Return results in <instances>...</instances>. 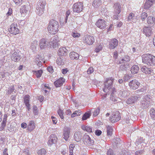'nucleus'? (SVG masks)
<instances>
[{
    "instance_id": "f257e3e1",
    "label": "nucleus",
    "mask_w": 155,
    "mask_h": 155,
    "mask_svg": "<svg viewBox=\"0 0 155 155\" xmlns=\"http://www.w3.org/2000/svg\"><path fill=\"white\" fill-rule=\"evenodd\" d=\"M142 62L149 66L155 65V56L149 54H144L142 56Z\"/></svg>"
},
{
    "instance_id": "f03ea898",
    "label": "nucleus",
    "mask_w": 155,
    "mask_h": 155,
    "mask_svg": "<svg viewBox=\"0 0 155 155\" xmlns=\"http://www.w3.org/2000/svg\"><path fill=\"white\" fill-rule=\"evenodd\" d=\"M58 22L54 19L51 20L47 27L48 32L51 34L54 35L58 31Z\"/></svg>"
},
{
    "instance_id": "7ed1b4c3",
    "label": "nucleus",
    "mask_w": 155,
    "mask_h": 155,
    "mask_svg": "<svg viewBox=\"0 0 155 155\" xmlns=\"http://www.w3.org/2000/svg\"><path fill=\"white\" fill-rule=\"evenodd\" d=\"M114 15L113 18L114 19H118L120 16V13L121 10V5L118 2H116L114 4Z\"/></svg>"
},
{
    "instance_id": "20e7f679",
    "label": "nucleus",
    "mask_w": 155,
    "mask_h": 155,
    "mask_svg": "<svg viewBox=\"0 0 155 155\" xmlns=\"http://www.w3.org/2000/svg\"><path fill=\"white\" fill-rule=\"evenodd\" d=\"M114 80V79L113 78H108L106 79V81L104 83V87L103 89L104 91L106 93L109 92V91H110V89L112 86L113 82Z\"/></svg>"
},
{
    "instance_id": "39448f33",
    "label": "nucleus",
    "mask_w": 155,
    "mask_h": 155,
    "mask_svg": "<svg viewBox=\"0 0 155 155\" xmlns=\"http://www.w3.org/2000/svg\"><path fill=\"white\" fill-rule=\"evenodd\" d=\"M121 118L120 114L117 110H114L113 112L112 116L110 118L109 120L112 123L117 122Z\"/></svg>"
},
{
    "instance_id": "423d86ee",
    "label": "nucleus",
    "mask_w": 155,
    "mask_h": 155,
    "mask_svg": "<svg viewBox=\"0 0 155 155\" xmlns=\"http://www.w3.org/2000/svg\"><path fill=\"white\" fill-rule=\"evenodd\" d=\"M150 99L147 96H145L140 101V106L143 109H146L150 105Z\"/></svg>"
},
{
    "instance_id": "0eeeda50",
    "label": "nucleus",
    "mask_w": 155,
    "mask_h": 155,
    "mask_svg": "<svg viewBox=\"0 0 155 155\" xmlns=\"http://www.w3.org/2000/svg\"><path fill=\"white\" fill-rule=\"evenodd\" d=\"M8 30L11 34L14 35H16L19 33V29L17 23H13L10 25Z\"/></svg>"
},
{
    "instance_id": "6e6552de",
    "label": "nucleus",
    "mask_w": 155,
    "mask_h": 155,
    "mask_svg": "<svg viewBox=\"0 0 155 155\" xmlns=\"http://www.w3.org/2000/svg\"><path fill=\"white\" fill-rule=\"evenodd\" d=\"M128 84L131 89L136 90L140 86V83L137 80L134 79L130 81Z\"/></svg>"
},
{
    "instance_id": "1a4fd4ad",
    "label": "nucleus",
    "mask_w": 155,
    "mask_h": 155,
    "mask_svg": "<svg viewBox=\"0 0 155 155\" xmlns=\"http://www.w3.org/2000/svg\"><path fill=\"white\" fill-rule=\"evenodd\" d=\"M34 62L38 67H41L43 63H45L43 57L39 55H37L35 57Z\"/></svg>"
},
{
    "instance_id": "9d476101",
    "label": "nucleus",
    "mask_w": 155,
    "mask_h": 155,
    "mask_svg": "<svg viewBox=\"0 0 155 155\" xmlns=\"http://www.w3.org/2000/svg\"><path fill=\"white\" fill-rule=\"evenodd\" d=\"M96 25L97 26L102 29H105L107 26V23L104 19H100L96 22Z\"/></svg>"
},
{
    "instance_id": "9b49d317",
    "label": "nucleus",
    "mask_w": 155,
    "mask_h": 155,
    "mask_svg": "<svg viewBox=\"0 0 155 155\" xmlns=\"http://www.w3.org/2000/svg\"><path fill=\"white\" fill-rule=\"evenodd\" d=\"M83 5L81 2H77L74 3L73 7V11L74 12L79 13L82 10Z\"/></svg>"
},
{
    "instance_id": "f8f14e48",
    "label": "nucleus",
    "mask_w": 155,
    "mask_h": 155,
    "mask_svg": "<svg viewBox=\"0 0 155 155\" xmlns=\"http://www.w3.org/2000/svg\"><path fill=\"white\" fill-rule=\"evenodd\" d=\"M58 41V37L55 36L51 38L50 41H49V45L52 46L54 48H56L59 45Z\"/></svg>"
},
{
    "instance_id": "ddd939ff",
    "label": "nucleus",
    "mask_w": 155,
    "mask_h": 155,
    "mask_svg": "<svg viewBox=\"0 0 155 155\" xmlns=\"http://www.w3.org/2000/svg\"><path fill=\"white\" fill-rule=\"evenodd\" d=\"M49 41L45 38H42L39 41V46L41 49H45L48 46H49Z\"/></svg>"
},
{
    "instance_id": "4468645a",
    "label": "nucleus",
    "mask_w": 155,
    "mask_h": 155,
    "mask_svg": "<svg viewBox=\"0 0 155 155\" xmlns=\"http://www.w3.org/2000/svg\"><path fill=\"white\" fill-rule=\"evenodd\" d=\"M84 39L85 42L89 45H92L94 41V37L91 35H86L84 37Z\"/></svg>"
},
{
    "instance_id": "2eb2a0df",
    "label": "nucleus",
    "mask_w": 155,
    "mask_h": 155,
    "mask_svg": "<svg viewBox=\"0 0 155 155\" xmlns=\"http://www.w3.org/2000/svg\"><path fill=\"white\" fill-rule=\"evenodd\" d=\"M21 58V54L20 52H15L11 56L12 60L15 62H18Z\"/></svg>"
},
{
    "instance_id": "dca6fc26",
    "label": "nucleus",
    "mask_w": 155,
    "mask_h": 155,
    "mask_svg": "<svg viewBox=\"0 0 155 155\" xmlns=\"http://www.w3.org/2000/svg\"><path fill=\"white\" fill-rule=\"evenodd\" d=\"M143 33L147 36L149 37L153 33L152 30L150 27L145 26L143 29Z\"/></svg>"
},
{
    "instance_id": "f3484780",
    "label": "nucleus",
    "mask_w": 155,
    "mask_h": 155,
    "mask_svg": "<svg viewBox=\"0 0 155 155\" xmlns=\"http://www.w3.org/2000/svg\"><path fill=\"white\" fill-rule=\"evenodd\" d=\"M57 137L55 134H52L50 136L48 144L50 145L55 144L57 142Z\"/></svg>"
},
{
    "instance_id": "a211bd4d",
    "label": "nucleus",
    "mask_w": 155,
    "mask_h": 155,
    "mask_svg": "<svg viewBox=\"0 0 155 155\" xmlns=\"http://www.w3.org/2000/svg\"><path fill=\"white\" fill-rule=\"evenodd\" d=\"M65 81V80L64 78H61L56 80L54 82V84L56 87H58L62 85Z\"/></svg>"
},
{
    "instance_id": "6ab92c4d",
    "label": "nucleus",
    "mask_w": 155,
    "mask_h": 155,
    "mask_svg": "<svg viewBox=\"0 0 155 155\" xmlns=\"http://www.w3.org/2000/svg\"><path fill=\"white\" fill-rule=\"evenodd\" d=\"M139 98H140V97L139 96H132L127 100L126 103L128 104H131L134 103L135 101H137Z\"/></svg>"
},
{
    "instance_id": "aec40b11",
    "label": "nucleus",
    "mask_w": 155,
    "mask_h": 155,
    "mask_svg": "<svg viewBox=\"0 0 155 155\" xmlns=\"http://www.w3.org/2000/svg\"><path fill=\"white\" fill-rule=\"evenodd\" d=\"M118 44V41L117 39L114 38L111 39L110 41L109 48L110 49L114 48L117 46Z\"/></svg>"
},
{
    "instance_id": "412c9836",
    "label": "nucleus",
    "mask_w": 155,
    "mask_h": 155,
    "mask_svg": "<svg viewBox=\"0 0 155 155\" xmlns=\"http://www.w3.org/2000/svg\"><path fill=\"white\" fill-rule=\"evenodd\" d=\"M30 96L29 95H26L24 97V103L25 104L28 111L30 109V106L29 104Z\"/></svg>"
},
{
    "instance_id": "4be33fe9",
    "label": "nucleus",
    "mask_w": 155,
    "mask_h": 155,
    "mask_svg": "<svg viewBox=\"0 0 155 155\" xmlns=\"http://www.w3.org/2000/svg\"><path fill=\"white\" fill-rule=\"evenodd\" d=\"M69 149L70 153L69 155H74L73 153L76 154L78 153L79 150H77V148L75 146H69Z\"/></svg>"
},
{
    "instance_id": "5701e85b",
    "label": "nucleus",
    "mask_w": 155,
    "mask_h": 155,
    "mask_svg": "<svg viewBox=\"0 0 155 155\" xmlns=\"http://www.w3.org/2000/svg\"><path fill=\"white\" fill-rule=\"evenodd\" d=\"M74 139L77 142H79L81 139L82 137V134L80 132H77L74 134Z\"/></svg>"
},
{
    "instance_id": "b1692460",
    "label": "nucleus",
    "mask_w": 155,
    "mask_h": 155,
    "mask_svg": "<svg viewBox=\"0 0 155 155\" xmlns=\"http://www.w3.org/2000/svg\"><path fill=\"white\" fill-rule=\"evenodd\" d=\"M83 139L85 141L88 142L89 144L93 145L94 143V141L93 140H91L89 136L86 134L83 137Z\"/></svg>"
},
{
    "instance_id": "393cba45",
    "label": "nucleus",
    "mask_w": 155,
    "mask_h": 155,
    "mask_svg": "<svg viewBox=\"0 0 155 155\" xmlns=\"http://www.w3.org/2000/svg\"><path fill=\"white\" fill-rule=\"evenodd\" d=\"M67 54V49L65 47L60 48L58 50V54L59 56H64Z\"/></svg>"
},
{
    "instance_id": "a878e982",
    "label": "nucleus",
    "mask_w": 155,
    "mask_h": 155,
    "mask_svg": "<svg viewBox=\"0 0 155 155\" xmlns=\"http://www.w3.org/2000/svg\"><path fill=\"white\" fill-rule=\"evenodd\" d=\"M154 0H147L145 3L144 8L145 9H148L153 3Z\"/></svg>"
},
{
    "instance_id": "bb28decb",
    "label": "nucleus",
    "mask_w": 155,
    "mask_h": 155,
    "mask_svg": "<svg viewBox=\"0 0 155 155\" xmlns=\"http://www.w3.org/2000/svg\"><path fill=\"white\" fill-rule=\"evenodd\" d=\"M118 95L120 97L125 98L129 95L128 92L127 91L124 90L120 91L118 93Z\"/></svg>"
},
{
    "instance_id": "cd10ccee",
    "label": "nucleus",
    "mask_w": 155,
    "mask_h": 155,
    "mask_svg": "<svg viewBox=\"0 0 155 155\" xmlns=\"http://www.w3.org/2000/svg\"><path fill=\"white\" fill-rule=\"evenodd\" d=\"M139 70L138 66L137 65H134L131 68L130 71L132 74H135L138 72Z\"/></svg>"
},
{
    "instance_id": "c85d7f7f",
    "label": "nucleus",
    "mask_w": 155,
    "mask_h": 155,
    "mask_svg": "<svg viewBox=\"0 0 155 155\" xmlns=\"http://www.w3.org/2000/svg\"><path fill=\"white\" fill-rule=\"evenodd\" d=\"M141 70L143 73L148 74H150L152 71L151 68H147L145 66H143L141 68Z\"/></svg>"
},
{
    "instance_id": "c756f323",
    "label": "nucleus",
    "mask_w": 155,
    "mask_h": 155,
    "mask_svg": "<svg viewBox=\"0 0 155 155\" xmlns=\"http://www.w3.org/2000/svg\"><path fill=\"white\" fill-rule=\"evenodd\" d=\"M70 130L68 128L65 129L64 131V138L67 140L69 136Z\"/></svg>"
},
{
    "instance_id": "7c9ffc66",
    "label": "nucleus",
    "mask_w": 155,
    "mask_h": 155,
    "mask_svg": "<svg viewBox=\"0 0 155 155\" xmlns=\"http://www.w3.org/2000/svg\"><path fill=\"white\" fill-rule=\"evenodd\" d=\"M79 56V55L78 53L74 51L71 52L70 54V57L73 60L78 59Z\"/></svg>"
},
{
    "instance_id": "2f4dec72",
    "label": "nucleus",
    "mask_w": 155,
    "mask_h": 155,
    "mask_svg": "<svg viewBox=\"0 0 155 155\" xmlns=\"http://www.w3.org/2000/svg\"><path fill=\"white\" fill-rule=\"evenodd\" d=\"M147 22L150 25H153L155 23V18L151 16H149L147 19Z\"/></svg>"
},
{
    "instance_id": "473e14b6",
    "label": "nucleus",
    "mask_w": 155,
    "mask_h": 155,
    "mask_svg": "<svg viewBox=\"0 0 155 155\" xmlns=\"http://www.w3.org/2000/svg\"><path fill=\"white\" fill-rule=\"evenodd\" d=\"M7 115L6 114H4V118H3L2 122L1 123V126L0 127L1 129L2 130L4 129L6 126L7 120Z\"/></svg>"
},
{
    "instance_id": "72a5a7b5",
    "label": "nucleus",
    "mask_w": 155,
    "mask_h": 155,
    "mask_svg": "<svg viewBox=\"0 0 155 155\" xmlns=\"http://www.w3.org/2000/svg\"><path fill=\"white\" fill-rule=\"evenodd\" d=\"M129 68V65L127 63L124 64L120 65L119 67L120 71H126Z\"/></svg>"
},
{
    "instance_id": "f704fd0d",
    "label": "nucleus",
    "mask_w": 155,
    "mask_h": 155,
    "mask_svg": "<svg viewBox=\"0 0 155 155\" xmlns=\"http://www.w3.org/2000/svg\"><path fill=\"white\" fill-rule=\"evenodd\" d=\"M33 74L37 77V78H40L43 73L42 70L40 69L38 71H33Z\"/></svg>"
},
{
    "instance_id": "c9c22d12",
    "label": "nucleus",
    "mask_w": 155,
    "mask_h": 155,
    "mask_svg": "<svg viewBox=\"0 0 155 155\" xmlns=\"http://www.w3.org/2000/svg\"><path fill=\"white\" fill-rule=\"evenodd\" d=\"M46 5L45 1L44 0H39L37 4V7L38 8H45Z\"/></svg>"
},
{
    "instance_id": "e433bc0d",
    "label": "nucleus",
    "mask_w": 155,
    "mask_h": 155,
    "mask_svg": "<svg viewBox=\"0 0 155 155\" xmlns=\"http://www.w3.org/2000/svg\"><path fill=\"white\" fill-rule=\"evenodd\" d=\"M81 128L83 130H85L88 132L91 133L92 132V130L91 127L89 126H85L84 125H82L81 126Z\"/></svg>"
},
{
    "instance_id": "4c0bfd02",
    "label": "nucleus",
    "mask_w": 155,
    "mask_h": 155,
    "mask_svg": "<svg viewBox=\"0 0 155 155\" xmlns=\"http://www.w3.org/2000/svg\"><path fill=\"white\" fill-rule=\"evenodd\" d=\"M38 41L36 40L33 41V43L31 44L30 48L33 51L36 50L38 46Z\"/></svg>"
},
{
    "instance_id": "58836bf2",
    "label": "nucleus",
    "mask_w": 155,
    "mask_h": 155,
    "mask_svg": "<svg viewBox=\"0 0 155 155\" xmlns=\"http://www.w3.org/2000/svg\"><path fill=\"white\" fill-rule=\"evenodd\" d=\"M35 123L33 121H31L29 122L28 127V129L29 131H31L32 130L35 128Z\"/></svg>"
},
{
    "instance_id": "ea45409f",
    "label": "nucleus",
    "mask_w": 155,
    "mask_h": 155,
    "mask_svg": "<svg viewBox=\"0 0 155 155\" xmlns=\"http://www.w3.org/2000/svg\"><path fill=\"white\" fill-rule=\"evenodd\" d=\"M101 3V0H94L93 3V6L95 8H97L100 5Z\"/></svg>"
},
{
    "instance_id": "a19ab883",
    "label": "nucleus",
    "mask_w": 155,
    "mask_h": 155,
    "mask_svg": "<svg viewBox=\"0 0 155 155\" xmlns=\"http://www.w3.org/2000/svg\"><path fill=\"white\" fill-rule=\"evenodd\" d=\"M114 142L116 145H118L121 144L124 145V142L119 138H116L114 140Z\"/></svg>"
},
{
    "instance_id": "79ce46f5",
    "label": "nucleus",
    "mask_w": 155,
    "mask_h": 155,
    "mask_svg": "<svg viewBox=\"0 0 155 155\" xmlns=\"http://www.w3.org/2000/svg\"><path fill=\"white\" fill-rule=\"evenodd\" d=\"M100 110V108L98 107L96 109H93L92 111L93 112V116L94 117L97 116L99 113Z\"/></svg>"
},
{
    "instance_id": "37998d69",
    "label": "nucleus",
    "mask_w": 155,
    "mask_h": 155,
    "mask_svg": "<svg viewBox=\"0 0 155 155\" xmlns=\"http://www.w3.org/2000/svg\"><path fill=\"white\" fill-rule=\"evenodd\" d=\"M15 89L14 88V86L12 85V86L9 87L8 88V90L7 91V94H10L11 93L13 94L14 92L15 93Z\"/></svg>"
},
{
    "instance_id": "c03bdc74",
    "label": "nucleus",
    "mask_w": 155,
    "mask_h": 155,
    "mask_svg": "<svg viewBox=\"0 0 155 155\" xmlns=\"http://www.w3.org/2000/svg\"><path fill=\"white\" fill-rule=\"evenodd\" d=\"M135 144L136 145H143L145 144V143L143 142V138H140L139 139H137L136 140Z\"/></svg>"
},
{
    "instance_id": "a18cd8bd",
    "label": "nucleus",
    "mask_w": 155,
    "mask_h": 155,
    "mask_svg": "<svg viewBox=\"0 0 155 155\" xmlns=\"http://www.w3.org/2000/svg\"><path fill=\"white\" fill-rule=\"evenodd\" d=\"M65 60L63 59V57L59 58H58L57 63L59 65H63L64 63Z\"/></svg>"
},
{
    "instance_id": "49530a36",
    "label": "nucleus",
    "mask_w": 155,
    "mask_h": 155,
    "mask_svg": "<svg viewBox=\"0 0 155 155\" xmlns=\"http://www.w3.org/2000/svg\"><path fill=\"white\" fill-rule=\"evenodd\" d=\"M107 129V135L108 136H110L112 134V127L109 126L106 127Z\"/></svg>"
},
{
    "instance_id": "de8ad7c7",
    "label": "nucleus",
    "mask_w": 155,
    "mask_h": 155,
    "mask_svg": "<svg viewBox=\"0 0 155 155\" xmlns=\"http://www.w3.org/2000/svg\"><path fill=\"white\" fill-rule=\"evenodd\" d=\"M150 115L152 119L155 120V109L152 108L150 109Z\"/></svg>"
},
{
    "instance_id": "09e8293b",
    "label": "nucleus",
    "mask_w": 155,
    "mask_h": 155,
    "mask_svg": "<svg viewBox=\"0 0 155 155\" xmlns=\"http://www.w3.org/2000/svg\"><path fill=\"white\" fill-rule=\"evenodd\" d=\"M81 114V111L80 110H77L75 111L71 115V117H74L76 116H78L80 115Z\"/></svg>"
},
{
    "instance_id": "8fccbe9b",
    "label": "nucleus",
    "mask_w": 155,
    "mask_h": 155,
    "mask_svg": "<svg viewBox=\"0 0 155 155\" xmlns=\"http://www.w3.org/2000/svg\"><path fill=\"white\" fill-rule=\"evenodd\" d=\"M44 8H43L42 7V8H40L38 7H37L36 8V12L39 16L41 15L43 12V10Z\"/></svg>"
},
{
    "instance_id": "3c124183",
    "label": "nucleus",
    "mask_w": 155,
    "mask_h": 155,
    "mask_svg": "<svg viewBox=\"0 0 155 155\" xmlns=\"http://www.w3.org/2000/svg\"><path fill=\"white\" fill-rule=\"evenodd\" d=\"M28 12V9L25 6H24L20 9V12L21 13H26Z\"/></svg>"
},
{
    "instance_id": "603ef678",
    "label": "nucleus",
    "mask_w": 155,
    "mask_h": 155,
    "mask_svg": "<svg viewBox=\"0 0 155 155\" xmlns=\"http://www.w3.org/2000/svg\"><path fill=\"white\" fill-rule=\"evenodd\" d=\"M46 153L45 150L44 148H42L38 150L37 153L38 155H45Z\"/></svg>"
},
{
    "instance_id": "864d4df0",
    "label": "nucleus",
    "mask_w": 155,
    "mask_h": 155,
    "mask_svg": "<svg viewBox=\"0 0 155 155\" xmlns=\"http://www.w3.org/2000/svg\"><path fill=\"white\" fill-rule=\"evenodd\" d=\"M91 112L86 113L84 114L82 117V120H85L89 118L91 115Z\"/></svg>"
},
{
    "instance_id": "5fc2aeb1",
    "label": "nucleus",
    "mask_w": 155,
    "mask_h": 155,
    "mask_svg": "<svg viewBox=\"0 0 155 155\" xmlns=\"http://www.w3.org/2000/svg\"><path fill=\"white\" fill-rule=\"evenodd\" d=\"M146 89L145 87H142L141 88L135 91V93L136 94H140L142 92H144L146 91Z\"/></svg>"
},
{
    "instance_id": "6e6d98bb",
    "label": "nucleus",
    "mask_w": 155,
    "mask_h": 155,
    "mask_svg": "<svg viewBox=\"0 0 155 155\" xmlns=\"http://www.w3.org/2000/svg\"><path fill=\"white\" fill-rule=\"evenodd\" d=\"M147 16V13L145 12L142 13L140 15L141 18L143 21L145 20Z\"/></svg>"
},
{
    "instance_id": "4d7b16f0",
    "label": "nucleus",
    "mask_w": 155,
    "mask_h": 155,
    "mask_svg": "<svg viewBox=\"0 0 155 155\" xmlns=\"http://www.w3.org/2000/svg\"><path fill=\"white\" fill-rule=\"evenodd\" d=\"M58 113L60 116V118L62 119H63L64 118V116H63V111L61 109H59L58 111Z\"/></svg>"
},
{
    "instance_id": "13d9d810",
    "label": "nucleus",
    "mask_w": 155,
    "mask_h": 155,
    "mask_svg": "<svg viewBox=\"0 0 155 155\" xmlns=\"http://www.w3.org/2000/svg\"><path fill=\"white\" fill-rule=\"evenodd\" d=\"M33 112L35 115H37L38 114V110H37V107L36 106H33Z\"/></svg>"
},
{
    "instance_id": "bf43d9fd",
    "label": "nucleus",
    "mask_w": 155,
    "mask_h": 155,
    "mask_svg": "<svg viewBox=\"0 0 155 155\" xmlns=\"http://www.w3.org/2000/svg\"><path fill=\"white\" fill-rule=\"evenodd\" d=\"M23 0H13L14 2L17 5H19L22 4Z\"/></svg>"
},
{
    "instance_id": "052dcab7",
    "label": "nucleus",
    "mask_w": 155,
    "mask_h": 155,
    "mask_svg": "<svg viewBox=\"0 0 155 155\" xmlns=\"http://www.w3.org/2000/svg\"><path fill=\"white\" fill-rule=\"evenodd\" d=\"M102 48V45H100L95 49L96 52L97 53L98 52L100 51L101 50Z\"/></svg>"
},
{
    "instance_id": "680f3d73",
    "label": "nucleus",
    "mask_w": 155,
    "mask_h": 155,
    "mask_svg": "<svg viewBox=\"0 0 155 155\" xmlns=\"http://www.w3.org/2000/svg\"><path fill=\"white\" fill-rule=\"evenodd\" d=\"M94 71V69L92 67H90L87 71L88 74H91Z\"/></svg>"
},
{
    "instance_id": "e2e57ef3",
    "label": "nucleus",
    "mask_w": 155,
    "mask_h": 155,
    "mask_svg": "<svg viewBox=\"0 0 155 155\" xmlns=\"http://www.w3.org/2000/svg\"><path fill=\"white\" fill-rule=\"evenodd\" d=\"M72 36L74 38H78L80 36V34L79 33L73 32L72 34Z\"/></svg>"
},
{
    "instance_id": "0e129e2a",
    "label": "nucleus",
    "mask_w": 155,
    "mask_h": 155,
    "mask_svg": "<svg viewBox=\"0 0 155 155\" xmlns=\"http://www.w3.org/2000/svg\"><path fill=\"white\" fill-rule=\"evenodd\" d=\"M122 58L124 59L125 62L129 61L130 60V57L128 55H127L125 56Z\"/></svg>"
},
{
    "instance_id": "69168bd1",
    "label": "nucleus",
    "mask_w": 155,
    "mask_h": 155,
    "mask_svg": "<svg viewBox=\"0 0 155 155\" xmlns=\"http://www.w3.org/2000/svg\"><path fill=\"white\" fill-rule=\"evenodd\" d=\"M47 70L49 72L52 73L53 72V69L52 66H50L47 68Z\"/></svg>"
},
{
    "instance_id": "338daca9",
    "label": "nucleus",
    "mask_w": 155,
    "mask_h": 155,
    "mask_svg": "<svg viewBox=\"0 0 155 155\" xmlns=\"http://www.w3.org/2000/svg\"><path fill=\"white\" fill-rule=\"evenodd\" d=\"M134 17V14L132 13H131L130 14V15H129V16L128 18V20H130L133 18Z\"/></svg>"
},
{
    "instance_id": "774afa93",
    "label": "nucleus",
    "mask_w": 155,
    "mask_h": 155,
    "mask_svg": "<svg viewBox=\"0 0 155 155\" xmlns=\"http://www.w3.org/2000/svg\"><path fill=\"white\" fill-rule=\"evenodd\" d=\"M113 153L112 149H109L107 152V155H113Z\"/></svg>"
}]
</instances>
